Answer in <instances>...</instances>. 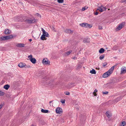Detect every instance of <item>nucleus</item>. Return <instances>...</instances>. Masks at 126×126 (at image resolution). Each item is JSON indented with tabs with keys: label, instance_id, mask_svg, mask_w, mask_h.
Returning a JSON list of instances; mask_svg holds the SVG:
<instances>
[{
	"label": "nucleus",
	"instance_id": "obj_1",
	"mask_svg": "<svg viewBox=\"0 0 126 126\" xmlns=\"http://www.w3.org/2000/svg\"><path fill=\"white\" fill-rule=\"evenodd\" d=\"M37 21V19L34 18L32 19L30 18L27 19L25 20V21L27 23L29 24L34 23L36 22Z\"/></svg>",
	"mask_w": 126,
	"mask_h": 126
},
{
	"label": "nucleus",
	"instance_id": "obj_2",
	"mask_svg": "<svg viewBox=\"0 0 126 126\" xmlns=\"http://www.w3.org/2000/svg\"><path fill=\"white\" fill-rule=\"evenodd\" d=\"M80 26L82 27H85L86 28H91L92 27V26L90 24H88V23H83L79 24Z\"/></svg>",
	"mask_w": 126,
	"mask_h": 126
},
{
	"label": "nucleus",
	"instance_id": "obj_3",
	"mask_svg": "<svg viewBox=\"0 0 126 126\" xmlns=\"http://www.w3.org/2000/svg\"><path fill=\"white\" fill-rule=\"evenodd\" d=\"M125 23H123L120 24L117 28L116 29V31H117L119 30H120L122 29L123 26L125 24Z\"/></svg>",
	"mask_w": 126,
	"mask_h": 126
},
{
	"label": "nucleus",
	"instance_id": "obj_4",
	"mask_svg": "<svg viewBox=\"0 0 126 126\" xmlns=\"http://www.w3.org/2000/svg\"><path fill=\"white\" fill-rule=\"evenodd\" d=\"M56 111L57 114H60L63 112L62 109L60 107H58L56 110Z\"/></svg>",
	"mask_w": 126,
	"mask_h": 126
},
{
	"label": "nucleus",
	"instance_id": "obj_5",
	"mask_svg": "<svg viewBox=\"0 0 126 126\" xmlns=\"http://www.w3.org/2000/svg\"><path fill=\"white\" fill-rule=\"evenodd\" d=\"M126 73V67H122L121 68L120 74H122Z\"/></svg>",
	"mask_w": 126,
	"mask_h": 126
},
{
	"label": "nucleus",
	"instance_id": "obj_6",
	"mask_svg": "<svg viewBox=\"0 0 126 126\" xmlns=\"http://www.w3.org/2000/svg\"><path fill=\"white\" fill-rule=\"evenodd\" d=\"M41 31L43 32V34L46 37H49V35L48 33L46 32L43 28H41Z\"/></svg>",
	"mask_w": 126,
	"mask_h": 126
},
{
	"label": "nucleus",
	"instance_id": "obj_7",
	"mask_svg": "<svg viewBox=\"0 0 126 126\" xmlns=\"http://www.w3.org/2000/svg\"><path fill=\"white\" fill-rule=\"evenodd\" d=\"M43 63L44 64H50V62L48 61L47 59H44L43 60Z\"/></svg>",
	"mask_w": 126,
	"mask_h": 126
},
{
	"label": "nucleus",
	"instance_id": "obj_8",
	"mask_svg": "<svg viewBox=\"0 0 126 126\" xmlns=\"http://www.w3.org/2000/svg\"><path fill=\"white\" fill-rule=\"evenodd\" d=\"M116 66V65H114L112 66L108 71V72L110 73L111 74L114 69V67Z\"/></svg>",
	"mask_w": 126,
	"mask_h": 126
},
{
	"label": "nucleus",
	"instance_id": "obj_9",
	"mask_svg": "<svg viewBox=\"0 0 126 126\" xmlns=\"http://www.w3.org/2000/svg\"><path fill=\"white\" fill-rule=\"evenodd\" d=\"M111 74L109 72H108V71L106 72L103 75V78H106L110 76Z\"/></svg>",
	"mask_w": 126,
	"mask_h": 126
},
{
	"label": "nucleus",
	"instance_id": "obj_10",
	"mask_svg": "<svg viewBox=\"0 0 126 126\" xmlns=\"http://www.w3.org/2000/svg\"><path fill=\"white\" fill-rule=\"evenodd\" d=\"M25 65V63H20L18 65V66L21 68H23Z\"/></svg>",
	"mask_w": 126,
	"mask_h": 126
},
{
	"label": "nucleus",
	"instance_id": "obj_11",
	"mask_svg": "<svg viewBox=\"0 0 126 126\" xmlns=\"http://www.w3.org/2000/svg\"><path fill=\"white\" fill-rule=\"evenodd\" d=\"M16 46L18 47H23L25 46V45L22 43H18L16 44Z\"/></svg>",
	"mask_w": 126,
	"mask_h": 126
},
{
	"label": "nucleus",
	"instance_id": "obj_12",
	"mask_svg": "<svg viewBox=\"0 0 126 126\" xmlns=\"http://www.w3.org/2000/svg\"><path fill=\"white\" fill-rule=\"evenodd\" d=\"M11 31L8 29L5 30L4 31V33L7 34H8L11 33Z\"/></svg>",
	"mask_w": 126,
	"mask_h": 126
},
{
	"label": "nucleus",
	"instance_id": "obj_13",
	"mask_svg": "<svg viewBox=\"0 0 126 126\" xmlns=\"http://www.w3.org/2000/svg\"><path fill=\"white\" fill-rule=\"evenodd\" d=\"M83 42L84 43H88L90 42V39L88 38H84Z\"/></svg>",
	"mask_w": 126,
	"mask_h": 126
},
{
	"label": "nucleus",
	"instance_id": "obj_14",
	"mask_svg": "<svg viewBox=\"0 0 126 126\" xmlns=\"http://www.w3.org/2000/svg\"><path fill=\"white\" fill-rule=\"evenodd\" d=\"M14 36L13 35H10L6 36L7 40L11 39Z\"/></svg>",
	"mask_w": 126,
	"mask_h": 126
},
{
	"label": "nucleus",
	"instance_id": "obj_15",
	"mask_svg": "<svg viewBox=\"0 0 126 126\" xmlns=\"http://www.w3.org/2000/svg\"><path fill=\"white\" fill-rule=\"evenodd\" d=\"M30 61L32 63L34 64L36 63V60L34 58H33L32 59H31Z\"/></svg>",
	"mask_w": 126,
	"mask_h": 126
},
{
	"label": "nucleus",
	"instance_id": "obj_16",
	"mask_svg": "<svg viewBox=\"0 0 126 126\" xmlns=\"http://www.w3.org/2000/svg\"><path fill=\"white\" fill-rule=\"evenodd\" d=\"M65 32L67 33H72L73 31L70 29H67L65 30Z\"/></svg>",
	"mask_w": 126,
	"mask_h": 126
},
{
	"label": "nucleus",
	"instance_id": "obj_17",
	"mask_svg": "<svg viewBox=\"0 0 126 126\" xmlns=\"http://www.w3.org/2000/svg\"><path fill=\"white\" fill-rule=\"evenodd\" d=\"M41 111L44 113H49L50 112L48 110H45L43 109L41 110Z\"/></svg>",
	"mask_w": 126,
	"mask_h": 126
},
{
	"label": "nucleus",
	"instance_id": "obj_18",
	"mask_svg": "<svg viewBox=\"0 0 126 126\" xmlns=\"http://www.w3.org/2000/svg\"><path fill=\"white\" fill-rule=\"evenodd\" d=\"M9 87L10 86L9 85L7 84L4 86L3 88L6 90H8Z\"/></svg>",
	"mask_w": 126,
	"mask_h": 126
},
{
	"label": "nucleus",
	"instance_id": "obj_19",
	"mask_svg": "<svg viewBox=\"0 0 126 126\" xmlns=\"http://www.w3.org/2000/svg\"><path fill=\"white\" fill-rule=\"evenodd\" d=\"M45 36L44 35L42 34L41 37V39L43 40H46Z\"/></svg>",
	"mask_w": 126,
	"mask_h": 126
},
{
	"label": "nucleus",
	"instance_id": "obj_20",
	"mask_svg": "<svg viewBox=\"0 0 126 126\" xmlns=\"http://www.w3.org/2000/svg\"><path fill=\"white\" fill-rule=\"evenodd\" d=\"M106 115L107 117H108V118H110V116H111V115L110 113L109 112L107 111L106 112Z\"/></svg>",
	"mask_w": 126,
	"mask_h": 126
},
{
	"label": "nucleus",
	"instance_id": "obj_21",
	"mask_svg": "<svg viewBox=\"0 0 126 126\" xmlns=\"http://www.w3.org/2000/svg\"><path fill=\"white\" fill-rule=\"evenodd\" d=\"M104 48H102L100 49L99 50V52L100 53H102L104 52Z\"/></svg>",
	"mask_w": 126,
	"mask_h": 126
},
{
	"label": "nucleus",
	"instance_id": "obj_22",
	"mask_svg": "<svg viewBox=\"0 0 126 126\" xmlns=\"http://www.w3.org/2000/svg\"><path fill=\"white\" fill-rule=\"evenodd\" d=\"M7 40L6 36L1 37L0 38V40Z\"/></svg>",
	"mask_w": 126,
	"mask_h": 126
},
{
	"label": "nucleus",
	"instance_id": "obj_23",
	"mask_svg": "<svg viewBox=\"0 0 126 126\" xmlns=\"http://www.w3.org/2000/svg\"><path fill=\"white\" fill-rule=\"evenodd\" d=\"M72 52V51L70 50L69 51H68L67 52L65 53V55H68L70 54Z\"/></svg>",
	"mask_w": 126,
	"mask_h": 126
},
{
	"label": "nucleus",
	"instance_id": "obj_24",
	"mask_svg": "<svg viewBox=\"0 0 126 126\" xmlns=\"http://www.w3.org/2000/svg\"><path fill=\"white\" fill-rule=\"evenodd\" d=\"M90 72L91 74H95L96 73L95 70L94 69H93L92 70H91Z\"/></svg>",
	"mask_w": 126,
	"mask_h": 126
},
{
	"label": "nucleus",
	"instance_id": "obj_25",
	"mask_svg": "<svg viewBox=\"0 0 126 126\" xmlns=\"http://www.w3.org/2000/svg\"><path fill=\"white\" fill-rule=\"evenodd\" d=\"M99 8V11L101 12H102L103 11L102 8V5L101 7H98Z\"/></svg>",
	"mask_w": 126,
	"mask_h": 126
},
{
	"label": "nucleus",
	"instance_id": "obj_26",
	"mask_svg": "<svg viewBox=\"0 0 126 126\" xmlns=\"http://www.w3.org/2000/svg\"><path fill=\"white\" fill-rule=\"evenodd\" d=\"M126 124V122L125 121H123L122 122V123L120 125V126H124Z\"/></svg>",
	"mask_w": 126,
	"mask_h": 126
},
{
	"label": "nucleus",
	"instance_id": "obj_27",
	"mask_svg": "<svg viewBox=\"0 0 126 126\" xmlns=\"http://www.w3.org/2000/svg\"><path fill=\"white\" fill-rule=\"evenodd\" d=\"M105 57L104 54H103L102 55H101L99 57V58L100 60H102Z\"/></svg>",
	"mask_w": 126,
	"mask_h": 126
},
{
	"label": "nucleus",
	"instance_id": "obj_28",
	"mask_svg": "<svg viewBox=\"0 0 126 126\" xmlns=\"http://www.w3.org/2000/svg\"><path fill=\"white\" fill-rule=\"evenodd\" d=\"M5 94L4 92H2V91H0V96H2L4 95Z\"/></svg>",
	"mask_w": 126,
	"mask_h": 126
},
{
	"label": "nucleus",
	"instance_id": "obj_29",
	"mask_svg": "<svg viewBox=\"0 0 126 126\" xmlns=\"http://www.w3.org/2000/svg\"><path fill=\"white\" fill-rule=\"evenodd\" d=\"M28 58L29 59V60H30L31 59H32V55H29L28 56Z\"/></svg>",
	"mask_w": 126,
	"mask_h": 126
},
{
	"label": "nucleus",
	"instance_id": "obj_30",
	"mask_svg": "<svg viewBox=\"0 0 126 126\" xmlns=\"http://www.w3.org/2000/svg\"><path fill=\"white\" fill-rule=\"evenodd\" d=\"M97 92V90L96 89H95L94 91V92H93L94 95V96H95L96 95V94L95 93Z\"/></svg>",
	"mask_w": 126,
	"mask_h": 126
},
{
	"label": "nucleus",
	"instance_id": "obj_31",
	"mask_svg": "<svg viewBox=\"0 0 126 126\" xmlns=\"http://www.w3.org/2000/svg\"><path fill=\"white\" fill-rule=\"evenodd\" d=\"M63 0H58L57 1L59 3H63Z\"/></svg>",
	"mask_w": 126,
	"mask_h": 126
},
{
	"label": "nucleus",
	"instance_id": "obj_32",
	"mask_svg": "<svg viewBox=\"0 0 126 126\" xmlns=\"http://www.w3.org/2000/svg\"><path fill=\"white\" fill-rule=\"evenodd\" d=\"M24 67L26 68H30V66L29 65H27L25 64V65L24 66Z\"/></svg>",
	"mask_w": 126,
	"mask_h": 126
},
{
	"label": "nucleus",
	"instance_id": "obj_33",
	"mask_svg": "<svg viewBox=\"0 0 126 126\" xmlns=\"http://www.w3.org/2000/svg\"><path fill=\"white\" fill-rule=\"evenodd\" d=\"M65 99L63 100L61 99V102L62 103H65Z\"/></svg>",
	"mask_w": 126,
	"mask_h": 126
},
{
	"label": "nucleus",
	"instance_id": "obj_34",
	"mask_svg": "<svg viewBox=\"0 0 126 126\" xmlns=\"http://www.w3.org/2000/svg\"><path fill=\"white\" fill-rule=\"evenodd\" d=\"M65 94L67 95H69L70 94V93L68 92H64Z\"/></svg>",
	"mask_w": 126,
	"mask_h": 126
},
{
	"label": "nucleus",
	"instance_id": "obj_35",
	"mask_svg": "<svg viewBox=\"0 0 126 126\" xmlns=\"http://www.w3.org/2000/svg\"><path fill=\"white\" fill-rule=\"evenodd\" d=\"M107 64V63L105 62L104 63H102V65L103 66H105Z\"/></svg>",
	"mask_w": 126,
	"mask_h": 126
},
{
	"label": "nucleus",
	"instance_id": "obj_36",
	"mask_svg": "<svg viewBox=\"0 0 126 126\" xmlns=\"http://www.w3.org/2000/svg\"><path fill=\"white\" fill-rule=\"evenodd\" d=\"M98 28L99 30H102V26H99Z\"/></svg>",
	"mask_w": 126,
	"mask_h": 126
},
{
	"label": "nucleus",
	"instance_id": "obj_37",
	"mask_svg": "<svg viewBox=\"0 0 126 126\" xmlns=\"http://www.w3.org/2000/svg\"><path fill=\"white\" fill-rule=\"evenodd\" d=\"M102 8L103 9V11H106L107 9V8L105 7H104L102 6Z\"/></svg>",
	"mask_w": 126,
	"mask_h": 126
},
{
	"label": "nucleus",
	"instance_id": "obj_38",
	"mask_svg": "<svg viewBox=\"0 0 126 126\" xmlns=\"http://www.w3.org/2000/svg\"><path fill=\"white\" fill-rule=\"evenodd\" d=\"M103 94H107L108 93V92H103Z\"/></svg>",
	"mask_w": 126,
	"mask_h": 126
},
{
	"label": "nucleus",
	"instance_id": "obj_39",
	"mask_svg": "<svg viewBox=\"0 0 126 126\" xmlns=\"http://www.w3.org/2000/svg\"><path fill=\"white\" fill-rule=\"evenodd\" d=\"M98 13L97 12H96L95 13H94V14L95 15H98Z\"/></svg>",
	"mask_w": 126,
	"mask_h": 126
},
{
	"label": "nucleus",
	"instance_id": "obj_40",
	"mask_svg": "<svg viewBox=\"0 0 126 126\" xmlns=\"http://www.w3.org/2000/svg\"><path fill=\"white\" fill-rule=\"evenodd\" d=\"M52 101H50L49 102V103H50V106H52L53 105H52V104H51V103H52Z\"/></svg>",
	"mask_w": 126,
	"mask_h": 126
},
{
	"label": "nucleus",
	"instance_id": "obj_41",
	"mask_svg": "<svg viewBox=\"0 0 126 126\" xmlns=\"http://www.w3.org/2000/svg\"><path fill=\"white\" fill-rule=\"evenodd\" d=\"M3 106V105L2 104H1L0 105V109Z\"/></svg>",
	"mask_w": 126,
	"mask_h": 126
},
{
	"label": "nucleus",
	"instance_id": "obj_42",
	"mask_svg": "<svg viewBox=\"0 0 126 126\" xmlns=\"http://www.w3.org/2000/svg\"><path fill=\"white\" fill-rule=\"evenodd\" d=\"M73 58L74 60L76 59H77L76 57H74Z\"/></svg>",
	"mask_w": 126,
	"mask_h": 126
},
{
	"label": "nucleus",
	"instance_id": "obj_43",
	"mask_svg": "<svg viewBox=\"0 0 126 126\" xmlns=\"http://www.w3.org/2000/svg\"><path fill=\"white\" fill-rule=\"evenodd\" d=\"M29 40L30 42H31L32 41V39H30Z\"/></svg>",
	"mask_w": 126,
	"mask_h": 126
},
{
	"label": "nucleus",
	"instance_id": "obj_44",
	"mask_svg": "<svg viewBox=\"0 0 126 126\" xmlns=\"http://www.w3.org/2000/svg\"><path fill=\"white\" fill-rule=\"evenodd\" d=\"M98 10H99V8L97 9L96 10V11H97Z\"/></svg>",
	"mask_w": 126,
	"mask_h": 126
},
{
	"label": "nucleus",
	"instance_id": "obj_45",
	"mask_svg": "<svg viewBox=\"0 0 126 126\" xmlns=\"http://www.w3.org/2000/svg\"><path fill=\"white\" fill-rule=\"evenodd\" d=\"M32 126H36L34 125L33 124H32Z\"/></svg>",
	"mask_w": 126,
	"mask_h": 126
},
{
	"label": "nucleus",
	"instance_id": "obj_46",
	"mask_svg": "<svg viewBox=\"0 0 126 126\" xmlns=\"http://www.w3.org/2000/svg\"><path fill=\"white\" fill-rule=\"evenodd\" d=\"M83 10H85V8H84H84H83Z\"/></svg>",
	"mask_w": 126,
	"mask_h": 126
},
{
	"label": "nucleus",
	"instance_id": "obj_47",
	"mask_svg": "<svg viewBox=\"0 0 126 126\" xmlns=\"http://www.w3.org/2000/svg\"><path fill=\"white\" fill-rule=\"evenodd\" d=\"M110 10V9H108V10Z\"/></svg>",
	"mask_w": 126,
	"mask_h": 126
},
{
	"label": "nucleus",
	"instance_id": "obj_48",
	"mask_svg": "<svg viewBox=\"0 0 126 126\" xmlns=\"http://www.w3.org/2000/svg\"><path fill=\"white\" fill-rule=\"evenodd\" d=\"M2 0H0V1H1Z\"/></svg>",
	"mask_w": 126,
	"mask_h": 126
},
{
	"label": "nucleus",
	"instance_id": "obj_49",
	"mask_svg": "<svg viewBox=\"0 0 126 126\" xmlns=\"http://www.w3.org/2000/svg\"><path fill=\"white\" fill-rule=\"evenodd\" d=\"M37 14H39L38 13H37Z\"/></svg>",
	"mask_w": 126,
	"mask_h": 126
}]
</instances>
